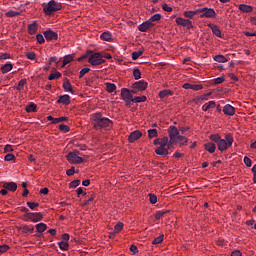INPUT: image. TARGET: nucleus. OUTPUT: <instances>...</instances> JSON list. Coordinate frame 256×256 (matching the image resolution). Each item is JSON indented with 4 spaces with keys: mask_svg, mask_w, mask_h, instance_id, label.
I'll return each instance as SVG.
<instances>
[{
    "mask_svg": "<svg viewBox=\"0 0 256 256\" xmlns=\"http://www.w3.org/2000/svg\"><path fill=\"white\" fill-rule=\"evenodd\" d=\"M209 140L216 143L218 150L221 152L228 150L233 144V136H231L230 133L224 135L223 139H221L220 134H211V136H209Z\"/></svg>",
    "mask_w": 256,
    "mask_h": 256,
    "instance_id": "1",
    "label": "nucleus"
},
{
    "mask_svg": "<svg viewBox=\"0 0 256 256\" xmlns=\"http://www.w3.org/2000/svg\"><path fill=\"white\" fill-rule=\"evenodd\" d=\"M92 125L94 129H107L112 126V121L109 118H105L101 113L92 114Z\"/></svg>",
    "mask_w": 256,
    "mask_h": 256,
    "instance_id": "2",
    "label": "nucleus"
},
{
    "mask_svg": "<svg viewBox=\"0 0 256 256\" xmlns=\"http://www.w3.org/2000/svg\"><path fill=\"white\" fill-rule=\"evenodd\" d=\"M61 9H62L61 3L51 0L49 1V3H47V5L44 6V13H46V15H51L54 12H57Z\"/></svg>",
    "mask_w": 256,
    "mask_h": 256,
    "instance_id": "3",
    "label": "nucleus"
},
{
    "mask_svg": "<svg viewBox=\"0 0 256 256\" xmlns=\"http://www.w3.org/2000/svg\"><path fill=\"white\" fill-rule=\"evenodd\" d=\"M88 63H90V65L92 66H100L104 65L105 59L102 58V53L95 52L92 53V55H90V57L88 58Z\"/></svg>",
    "mask_w": 256,
    "mask_h": 256,
    "instance_id": "4",
    "label": "nucleus"
},
{
    "mask_svg": "<svg viewBox=\"0 0 256 256\" xmlns=\"http://www.w3.org/2000/svg\"><path fill=\"white\" fill-rule=\"evenodd\" d=\"M66 160H68L69 163L74 165L83 163V158L80 157V151L78 150L69 152L68 155H66Z\"/></svg>",
    "mask_w": 256,
    "mask_h": 256,
    "instance_id": "5",
    "label": "nucleus"
},
{
    "mask_svg": "<svg viewBox=\"0 0 256 256\" xmlns=\"http://www.w3.org/2000/svg\"><path fill=\"white\" fill-rule=\"evenodd\" d=\"M198 14H201V18H215L216 17V12L215 9L213 8H201L196 10Z\"/></svg>",
    "mask_w": 256,
    "mask_h": 256,
    "instance_id": "6",
    "label": "nucleus"
},
{
    "mask_svg": "<svg viewBox=\"0 0 256 256\" xmlns=\"http://www.w3.org/2000/svg\"><path fill=\"white\" fill-rule=\"evenodd\" d=\"M120 97L126 102V106H129V101L133 99V94L129 93V89L122 88V90H120Z\"/></svg>",
    "mask_w": 256,
    "mask_h": 256,
    "instance_id": "7",
    "label": "nucleus"
},
{
    "mask_svg": "<svg viewBox=\"0 0 256 256\" xmlns=\"http://www.w3.org/2000/svg\"><path fill=\"white\" fill-rule=\"evenodd\" d=\"M131 88L138 91H145L146 88H148V82H145V80H139L138 82L132 83Z\"/></svg>",
    "mask_w": 256,
    "mask_h": 256,
    "instance_id": "8",
    "label": "nucleus"
},
{
    "mask_svg": "<svg viewBox=\"0 0 256 256\" xmlns=\"http://www.w3.org/2000/svg\"><path fill=\"white\" fill-rule=\"evenodd\" d=\"M175 23H177L178 26H182L185 27L187 29H192V22L189 19H184V18H180L178 17L177 19H175Z\"/></svg>",
    "mask_w": 256,
    "mask_h": 256,
    "instance_id": "9",
    "label": "nucleus"
},
{
    "mask_svg": "<svg viewBox=\"0 0 256 256\" xmlns=\"http://www.w3.org/2000/svg\"><path fill=\"white\" fill-rule=\"evenodd\" d=\"M44 38H46L47 41H57L58 40V33L55 31L48 29L44 31Z\"/></svg>",
    "mask_w": 256,
    "mask_h": 256,
    "instance_id": "10",
    "label": "nucleus"
},
{
    "mask_svg": "<svg viewBox=\"0 0 256 256\" xmlns=\"http://www.w3.org/2000/svg\"><path fill=\"white\" fill-rule=\"evenodd\" d=\"M25 218H27V220H30L34 223H38L39 221L42 220V214L41 213H27V214H25Z\"/></svg>",
    "mask_w": 256,
    "mask_h": 256,
    "instance_id": "11",
    "label": "nucleus"
},
{
    "mask_svg": "<svg viewBox=\"0 0 256 256\" xmlns=\"http://www.w3.org/2000/svg\"><path fill=\"white\" fill-rule=\"evenodd\" d=\"M183 88L185 90H192V91H201L203 89V85L201 84H190V83H185L183 85Z\"/></svg>",
    "mask_w": 256,
    "mask_h": 256,
    "instance_id": "12",
    "label": "nucleus"
},
{
    "mask_svg": "<svg viewBox=\"0 0 256 256\" xmlns=\"http://www.w3.org/2000/svg\"><path fill=\"white\" fill-rule=\"evenodd\" d=\"M141 136H143V134L140 131H132L127 140L129 143H134V141H137L139 138H141Z\"/></svg>",
    "mask_w": 256,
    "mask_h": 256,
    "instance_id": "13",
    "label": "nucleus"
},
{
    "mask_svg": "<svg viewBox=\"0 0 256 256\" xmlns=\"http://www.w3.org/2000/svg\"><path fill=\"white\" fill-rule=\"evenodd\" d=\"M154 24L151 23L150 21H145L143 22V24L138 26V31L139 32H146L148 30H150L151 28H153Z\"/></svg>",
    "mask_w": 256,
    "mask_h": 256,
    "instance_id": "14",
    "label": "nucleus"
},
{
    "mask_svg": "<svg viewBox=\"0 0 256 256\" xmlns=\"http://www.w3.org/2000/svg\"><path fill=\"white\" fill-rule=\"evenodd\" d=\"M223 113L226 116H233L235 115V107L231 106L230 104H226L223 107Z\"/></svg>",
    "mask_w": 256,
    "mask_h": 256,
    "instance_id": "15",
    "label": "nucleus"
},
{
    "mask_svg": "<svg viewBox=\"0 0 256 256\" xmlns=\"http://www.w3.org/2000/svg\"><path fill=\"white\" fill-rule=\"evenodd\" d=\"M3 188H5L6 191L15 192L17 191V183L15 182H5L3 183Z\"/></svg>",
    "mask_w": 256,
    "mask_h": 256,
    "instance_id": "16",
    "label": "nucleus"
},
{
    "mask_svg": "<svg viewBox=\"0 0 256 256\" xmlns=\"http://www.w3.org/2000/svg\"><path fill=\"white\" fill-rule=\"evenodd\" d=\"M179 130L177 129V127L175 126H170L168 128V137L170 138H176V137H179Z\"/></svg>",
    "mask_w": 256,
    "mask_h": 256,
    "instance_id": "17",
    "label": "nucleus"
},
{
    "mask_svg": "<svg viewBox=\"0 0 256 256\" xmlns=\"http://www.w3.org/2000/svg\"><path fill=\"white\" fill-rule=\"evenodd\" d=\"M155 153L158 156L167 157L168 156V149L163 147V146H160V147H157L155 149Z\"/></svg>",
    "mask_w": 256,
    "mask_h": 256,
    "instance_id": "18",
    "label": "nucleus"
},
{
    "mask_svg": "<svg viewBox=\"0 0 256 256\" xmlns=\"http://www.w3.org/2000/svg\"><path fill=\"white\" fill-rule=\"evenodd\" d=\"M204 150L208 151L210 154L215 153L216 151V145L213 142H208L204 144Z\"/></svg>",
    "mask_w": 256,
    "mask_h": 256,
    "instance_id": "19",
    "label": "nucleus"
},
{
    "mask_svg": "<svg viewBox=\"0 0 256 256\" xmlns=\"http://www.w3.org/2000/svg\"><path fill=\"white\" fill-rule=\"evenodd\" d=\"M208 27L211 29V31H213L214 36L221 38V30L218 26L215 24H209Z\"/></svg>",
    "mask_w": 256,
    "mask_h": 256,
    "instance_id": "20",
    "label": "nucleus"
},
{
    "mask_svg": "<svg viewBox=\"0 0 256 256\" xmlns=\"http://www.w3.org/2000/svg\"><path fill=\"white\" fill-rule=\"evenodd\" d=\"M146 102V96H136L131 98L129 100V106H131V103H145Z\"/></svg>",
    "mask_w": 256,
    "mask_h": 256,
    "instance_id": "21",
    "label": "nucleus"
},
{
    "mask_svg": "<svg viewBox=\"0 0 256 256\" xmlns=\"http://www.w3.org/2000/svg\"><path fill=\"white\" fill-rule=\"evenodd\" d=\"M215 101H209L208 103L202 105V111L207 112L208 110L215 109Z\"/></svg>",
    "mask_w": 256,
    "mask_h": 256,
    "instance_id": "22",
    "label": "nucleus"
},
{
    "mask_svg": "<svg viewBox=\"0 0 256 256\" xmlns=\"http://www.w3.org/2000/svg\"><path fill=\"white\" fill-rule=\"evenodd\" d=\"M69 103H70V101H69V95L68 94H64L63 96H59L58 104H64V105L68 106Z\"/></svg>",
    "mask_w": 256,
    "mask_h": 256,
    "instance_id": "23",
    "label": "nucleus"
},
{
    "mask_svg": "<svg viewBox=\"0 0 256 256\" xmlns=\"http://www.w3.org/2000/svg\"><path fill=\"white\" fill-rule=\"evenodd\" d=\"M238 9L242 11L243 13H250L253 11L252 6L246 5V4H240L238 5Z\"/></svg>",
    "mask_w": 256,
    "mask_h": 256,
    "instance_id": "24",
    "label": "nucleus"
},
{
    "mask_svg": "<svg viewBox=\"0 0 256 256\" xmlns=\"http://www.w3.org/2000/svg\"><path fill=\"white\" fill-rule=\"evenodd\" d=\"M172 95H173L172 90H168V89L162 90L158 93V97H160V99H165V97H169Z\"/></svg>",
    "mask_w": 256,
    "mask_h": 256,
    "instance_id": "25",
    "label": "nucleus"
},
{
    "mask_svg": "<svg viewBox=\"0 0 256 256\" xmlns=\"http://www.w3.org/2000/svg\"><path fill=\"white\" fill-rule=\"evenodd\" d=\"M13 66L10 63H6L5 65L1 66V73L3 74H7L10 71H12Z\"/></svg>",
    "mask_w": 256,
    "mask_h": 256,
    "instance_id": "26",
    "label": "nucleus"
},
{
    "mask_svg": "<svg viewBox=\"0 0 256 256\" xmlns=\"http://www.w3.org/2000/svg\"><path fill=\"white\" fill-rule=\"evenodd\" d=\"M100 39L111 42L112 41V33L111 32H104L100 35Z\"/></svg>",
    "mask_w": 256,
    "mask_h": 256,
    "instance_id": "27",
    "label": "nucleus"
},
{
    "mask_svg": "<svg viewBox=\"0 0 256 256\" xmlns=\"http://www.w3.org/2000/svg\"><path fill=\"white\" fill-rule=\"evenodd\" d=\"M35 32H37V23L36 22L28 25V34L34 35Z\"/></svg>",
    "mask_w": 256,
    "mask_h": 256,
    "instance_id": "28",
    "label": "nucleus"
},
{
    "mask_svg": "<svg viewBox=\"0 0 256 256\" xmlns=\"http://www.w3.org/2000/svg\"><path fill=\"white\" fill-rule=\"evenodd\" d=\"M105 87L107 92L114 93L116 91V84L113 83H105Z\"/></svg>",
    "mask_w": 256,
    "mask_h": 256,
    "instance_id": "29",
    "label": "nucleus"
},
{
    "mask_svg": "<svg viewBox=\"0 0 256 256\" xmlns=\"http://www.w3.org/2000/svg\"><path fill=\"white\" fill-rule=\"evenodd\" d=\"M35 229H37V232L43 233L46 231L47 225L45 223H40V224L35 225Z\"/></svg>",
    "mask_w": 256,
    "mask_h": 256,
    "instance_id": "30",
    "label": "nucleus"
},
{
    "mask_svg": "<svg viewBox=\"0 0 256 256\" xmlns=\"http://www.w3.org/2000/svg\"><path fill=\"white\" fill-rule=\"evenodd\" d=\"M63 89L66 92L73 93V87L71 86V83H69L68 80H66V82L63 83Z\"/></svg>",
    "mask_w": 256,
    "mask_h": 256,
    "instance_id": "31",
    "label": "nucleus"
},
{
    "mask_svg": "<svg viewBox=\"0 0 256 256\" xmlns=\"http://www.w3.org/2000/svg\"><path fill=\"white\" fill-rule=\"evenodd\" d=\"M214 61L218 63H227L228 59H226L224 55H216L214 56Z\"/></svg>",
    "mask_w": 256,
    "mask_h": 256,
    "instance_id": "32",
    "label": "nucleus"
},
{
    "mask_svg": "<svg viewBox=\"0 0 256 256\" xmlns=\"http://www.w3.org/2000/svg\"><path fill=\"white\" fill-rule=\"evenodd\" d=\"M27 113H36L37 112V105H35L34 103H30L28 104L27 108H26Z\"/></svg>",
    "mask_w": 256,
    "mask_h": 256,
    "instance_id": "33",
    "label": "nucleus"
},
{
    "mask_svg": "<svg viewBox=\"0 0 256 256\" xmlns=\"http://www.w3.org/2000/svg\"><path fill=\"white\" fill-rule=\"evenodd\" d=\"M199 13L196 11H185L184 12V17L185 18H189V19H192L194 18V16L198 15Z\"/></svg>",
    "mask_w": 256,
    "mask_h": 256,
    "instance_id": "34",
    "label": "nucleus"
},
{
    "mask_svg": "<svg viewBox=\"0 0 256 256\" xmlns=\"http://www.w3.org/2000/svg\"><path fill=\"white\" fill-rule=\"evenodd\" d=\"M22 232L23 234H32L34 233V226H23Z\"/></svg>",
    "mask_w": 256,
    "mask_h": 256,
    "instance_id": "35",
    "label": "nucleus"
},
{
    "mask_svg": "<svg viewBox=\"0 0 256 256\" xmlns=\"http://www.w3.org/2000/svg\"><path fill=\"white\" fill-rule=\"evenodd\" d=\"M132 76L134 77V80L138 81L141 79V71L138 68L132 70Z\"/></svg>",
    "mask_w": 256,
    "mask_h": 256,
    "instance_id": "36",
    "label": "nucleus"
},
{
    "mask_svg": "<svg viewBox=\"0 0 256 256\" xmlns=\"http://www.w3.org/2000/svg\"><path fill=\"white\" fill-rule=\"evenodd\" d=\"M58 246H59V249H61L62 251H68V248H69L68 242H65V241L58 242Z\"/></svg>",
    "mask_w": 256,
    "mask_h": 256,
    "instance_id": "37",
    "label": "nucleus"
},
{
    "mask_svg": "<svg viewBox=\"0 0 256 256\" xmlns=\"http://www.w3.org/2000/svg\"><path fill=\"white\" fill-rule=\"evenodd\" d=\"M73 61V56L72 55H66L64 56L63 59V67H65L66 65H68L70 62Z\"/></svg>",
    "mask_w": 256,
    "mask_h": 256,
    "instance_id": "38",
    "label": "nucleus"
},
{
    "mask_svg": "<svg viewBox=\"0 0 256 256\" xmlns=\"http://www.w3.org/2000/svg\"><path fill=\"white\" fill-rule=\"evenodd\" d=\"M175 141L180 142L181 146H185V144H187V139L184 136H176Z\"/></svg>",
    "mask_w": 256,
    "mask_h": 256,
    "instance_id": "39",
    "label": "nucleus"
},
{
    "mask_svg": "<svg viewBox=\"0 0 256 256\" xmlns=\"http://www.w3.org/2000/svg\"><path fill=\"white\" fill-rule=\"evenodd\" d=\"M143 55V50H138L136 52H132V61L138 60V58Z\"/></svg>",
    "mask_w": 256,
    "mask_h": 256,
    "instance_id": "40",
    "label": "nucleus"
},
{
    "mask_svg": "<svg viewBox=\"0 0 256 256\" xmlns=\"http://www.w3.org/2000/svg\"><path fill=\"white\" fill-rule=\"evenodd\" d=\"M59 78H61V73L59 72L51 73L48 77L49 81H54Z\"/></svg>",
    "mask_w": 256,
    "mask_h": 256,
    "instance_id": "41",
    "label": "nucleus"
},
{
    "mask_svg": "<svg viewBox=\"0 0 256 256\" xmlns=\"http://www.w3.org/2000/svg\"><path fill=\"white\" fill-rule=\"evenodd\" d=\"M64 121H68V117H59L54 119V121H52V125H58Z\"/></svg>",
    "mask_w": 256,
    "mask_h": 256,
    "instance_id": "42",
    "label": "nucleus"
},
{
    "mask_svg": "<svg viewBox=\"0 0 256 256\" xmlns=\"http://www.w3.org/2000/svg\"><path fill=\"white\" fill-rule=\"evenodd\" d=\"M123 228H124V224H122L121 222L115 224V227H114L115 234L121 232Z\"/></svg>",
    "mask_w": 256,
    "mask_h": 256,
    "instance_id": "43",
    "label": "nucleus"
},
{
    "mask_svg": "<svg viewBox=\"0 0 256 256\" xmlns=\"http://www.w3.org/2000/svg\"><path fill=\"white\" fill-rule=\"evenodd\" d=\"M148 137L150 139H153V138L157 137V129L148 130Z\"/></svg>",
    "mask_w": 256,
    "mask_h": 256,
    "instance_id": "44",
    "label": "nucleus"
},
{
    "mask_svg": "<svg viewBox=\"0 0 256 256\" xmlns=\"http://www.w3.org/2000/svg\"><path fill=\"white\" fill-rule=\"evenodd\" d=\"M26 83H27V80L25 79L20 80V82H18V86H16V90L22 91L23 86H25Z\"/></svg>",
    "mask_w": 256,
    "mask_h": 256,
    "instance_id": "45",
    "label": "nucleus"
},
{
    "mask_svg": "<svg viewBox=\"0 0 256 256\" xmlns=\"http://www.w3.org/2000/svg\"><path fill=\"white\" fill-rule=\"evenodd\" d=\"M18 15H20V13L17 12V11H8V12H6V17H8V18L17 17Z\"/></svg>",
    "mask_w": 256,
    "mask_h": 256,
    "instance_id": "46",
    "label": "nucleus"
},
{
    "mask_svg": "<svg viewBox=\"0 0 256 256\" xmlns=\"http://www.w3.org/2000/svg\"><path fill=\"white\" fill-rule=\"evenodd\" d=\"M243 164L247 167H252V160L248 156L243 157Z\"/></svg>",
    "mask_w": 256,
    "mask_h": 256,
    "instance_id": "47",
    "label": "nucleus"
},
{
    "mask_svg": "<svg viewBox=\"0 0 256 256\" xmlns=\"http://www.w3.org/2000/svg\"><path fill=\"white\" fill-rule=\"evenodd\" d=\"M160 19H162V15L155 14V15L151 16L150 20H148V21H150V22H157V21H160Z\"/></svg>",
    "mask_w": 256,
    "mask_h": 256,
    "instance_id": "48",
    "label": "nucleus"
},
{
    "mask_svg": "<svg viewBox=\"0 0 256 256\" xmlns=\"http://www.w3.org/2000/svg\"><path fill=\"white\" fill-rule=\"evenodd\" d=\"M27 207H28L30 210H34L35 208L39 207V203L27 202Z\"/></svg>",
    "mask_w": 256,
    "mask_h": 256,
    "instance_id": "49",
    "label": "nucleus"
},
{
    "mask_svg": "<svg viewBox=\"0 0 256 256\" xmlns=\"http://www.w3.org/2000/svg\"><path fill=\"white\" fill-rule=\"evenodd\" d=\"M168 213V211H158V212H156V214H155V219L156 220H159V219H161L162 217H163V215H165V214H167Z\"/></svg>",
    "mask_w": 256,
    "mask_h": 256,
    "instance_id": "50",
    "label": "nucleus"
},
{
    "mask_svg": "<svg viewBox=\"0 0 256 256\" xmlns=\"http://www.w3.org/2000/svg\"><path fill=\"white\" fill-rule=\"evenodd\" d=\"M80 183V180L71 181V183H69V188H76L80 186Z\"/></svg>",
    "mask_w": 256,
    "mask_h": 256,
    "instance_id": "51",
    "label": "nucleus"
},
{
    "mask_svg": "<svg viewBox=\"0 0 256 256\" xmlns=\"http://www.w3.org/2000/svg\"><path fill=\"white\" fill-rule=\"evenodd\" d=\"M162 242H163V235H160L156 237L155 240H153V245H158V244H161Z\"/></svg>",
    "mask_w": 256,
    "mask_h": 256,
    "instance_id": "52",
    "label": "nucleus"
},
{
    "mask_svg": "<svg viewBox=\"0 0 256 256\" xmlns=\"http://www.w3.org/2000/svg\"><path fill=\"white\" fill-rule=\"evenodd\" d=\"M59 130L63 131V133H68L69 132V126H67L65 124H61V125H59Z\"/></svg>",
    "mask_w": 256,
    "mask_h": 256,
    "instance_id": "53",
    "label": "nucleus"
},
{
    "mask_svg": "<svg viewBox=\"0 0 256 256\" xmlns=\"http://www.w3.org/2000/svg\"><path fill=\"white\" fill-rule=\"evenodd\" d=\"M148 197H150V203L151 204H157V195L149 194Z\"/></svg>",
    "mask_w": 256,
    "mask_h": 256,
    "instance_id": "54",
    "label": "nucleus"
},
{
    "mask_svg": "<svg viewBox=\"0 0 256 256\" xmlns=\"http://www.w3.org/2000/svg\"><path fill=\"white\" fill-rule=\"evenodd\" d=\"M37 39V43L39 44H43L45 42V37L41 34H37V36L35 37Z\"/></svg>",
    "mask_w": 256,
    "mask_h": 256,
    "instance_id": "55",
    "label": "nucleus"
},
{
    "mask_svg": "<svg viewBox=\"0 0 256 256\" xmlns=\"http://www.w3.org/2000/svg\"><path fill=\"white\" fill-rule=\"evenodd\" d=\"M223 82H225L224 77H218V78L214 79V85H220Z\"/></svg>",
    "mask_w": 256,
    "mask_h": 256,
    "instance_id": "56",
    "label": "nucleus"
},
{
    "mask_svg": "<svg viewBox=\"0 0 256 256\" xmlns=\"http://www.w3.org/2000/svg\"><path fill=\"white\" fill-rule=\"evenodd\" d=\"M13 160H15V155H13V154H6V156H5V161L6 162H10V161H13Z\"/></svg>",
    "mask_w": 256,
    "mask_h": 256,
    "instance_id": "57",
    "label": "nucleus"
},
{
    "mask_svg": "<svg viewBox=\"0 0 256 256\" xmlns=\"http://www.w3.org/2000/svg\"><path fill=\"white\" fill-rule=\"evenodd\" d=\"M88 72H90L89 68H83L80 70V79L83 78Z\"/></svg>",
    "mask_w": 256,
    "mask_h": 256,
    "instance_id": "58",
    "label": "nucleus"
},
{
    "mask_svg": "<svg viewBox=\"0 0 256 256\" xmlns=\"http://www.w3.org/2000/svg\"><path fill=\"white\" fill-rule=\"evenodd\" d=\"M190 129V127H178V132L180 134H185V132L189 131Z\"/></svg>",
    "mask_w": 256,
    "mask_h": 256,
    "instance_id": "59",
    "label": "nucleus"
},
{
    "mask_svg": "<svg viewBox=\"0 0 256 256\" xmlns=\"http://www.w3.org/2000/svg\"><path fill=\"white\" fill-rule=\"evenodd\" d=\"M168 137H163L162 140H160L161 146L160 147H165L168 144Z\"/></svg>",
    "mask_w": 256,
    "mask_h": 256,
    "instance_id": "60",
    "label": "nucleus"
},
{
    "mask_svg": "<svg viewBox=\"0 0 256 256\" xmlns=\"http://www.w3.org/2000/svg\"><path fill=\"white\" fill-rule=\"evenodd\" d=\"M75 174V167H71L69 168L68 171H66V175H68L69 177L73 176Z\"/></svg>",
    "mask_w": 256,
    "mask_h": 256,
    "instance_id": "61",
    "label": "nucleus"
},
{
    "mask_svg": "<svg viewBox=\"0 0 256 256\" xmlns=\"http://www.w3.org/2000/svg\"><path fill=\"white\" fill-rule=\"evenodd\" d=\"M26 56H27V59L30 60V61L35 60V53L34 52L27 53Z\"/></svg>",
    "mask_w": 256,
    "mask_h": 256,
    "instance_id": "62",
    "label": "nucleus"
},
{
    "mask_svg": "<svg viewBox=\"0 0 256 256\" xmlns=\"http://www.w3.org/2000/svg\"><path fill=\"white\" fill-rule=\"evenodd\" d=\"M8 249H10V247L8 245H1L0 246V253H5L8 251Z\"/></svg>",
    "mask_w": 256,
    "mask_h": 256,
    "instance_id": "63",
    "label": "nucleus"
},
{
    "mask_svg": "<svg viewBox=\"0 0 256 256\" xmlns=\"http://www.w3.org/2000/svg\"><path fill=\"white\" fill-rule=\"evenodd\" d=\"M12 152H13L12 145L7 144V145L5 146V153H12Z\"/></svg>",
    "mask_w": 256,
    "mask_h": 256,
    "instance_id": "64",
    "label": "nucleus"
}]
</instances>
